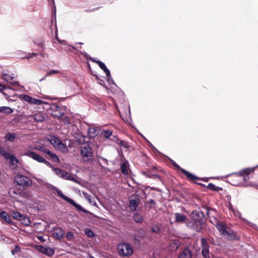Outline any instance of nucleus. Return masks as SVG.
<instances>
[{
    "label": "nucleus",
    "mask_w": 258,
    "mask_h": 258,
    "mask_svg": "<svg viewBox=\"0 0 258 258\" xmlns=\"http://www.w3.org/2000/svg\"><path fill=\"white\" fill-rule=\"evenodd\" d=\"M19 221H20L23 225L27 226H29L31 223L30 218L25 215H23Z\"/></svg>",
    "instance_id": "c756f323"
},
{
    "label": "nucleus",
    "mask_w": 258,
    "mask_h": 258,
    "mask_svg": "<svg viewBox=\"0 0 258 258\" xmlns=\"http://www.w3.org/2000/svg\"><path fill=\"white\" fill-rule=\"evenodd\" d=\"M237 173H238V172H237V173H234L231 174V175H232V174L235 175V177L236 179H237L238 180V182H234V183H232L233 185H234L235 186H239V185H240L242 184V181L246 180H243V178H241L239 177H238L239 175Z\"/></svg>",
    "instance_id": "473e14b6"
},
{
    "label": "nucleus",
    "mask_w": 258,
    "mask_h": 258,
    "mask_svg": "<svg viewBox=\"0 0 258 258\" xmlns=\"http://www.w3.org/2000/svg\"><path fill=\"white\" fill-rule=\"evenodd\" d=\"M66 237L68 239H72L74 237V235L72 232L69 231L67 233Z\"/></svg>",
    "instance_id": "de8ad7c7"
},
{
    "label": "nucleus",
    "mask_w": 258,
    "mask_h": 258,
    "mask_svg": "<svg viewBox=\"0 0 258 258\" xmlns=\"http://www.w3.org/2000/svg\"><path fill=\"white\" fill-rule=\"evenodd\" d=\"M38 54H39V53H34V52L30 53H28L27 55H25L24 56L22 57L21 58L25 59V58H32V57H33L34 56H36L38 55Z\"/></svg>",
    "instance_id": "a19ab883"
},
{
    "label": "nucleus",
    "mask_w": 258,
    "mask_h": 258,
    "mask_svg": "<svg viewBox=\"0 0 258 258\" xmlns=\"http://www.w3.org/2000/svg\"><path fill=\"white\" fill-rule=\"evenodd\" d=\"M143 174L150 178H157L159 179H160V176L157 174H152V173H151L149 172H143Z\"/></svg>",
    "instance_id": "c9c22d12"
},
{
    "label": "nucleus",
    "mask_w": 258,
    "mask_h": 258,
    "mask_svg": "<svg viewBox=\"0 0 258 258\" xmlns=\"http://www.w3.org/2000/svg\"><path fill=\"white\" fill-rule=\"evenodd\" d=\"M11 197L13 198H17V196L24 197L26 195V192L23 190H20L15 188L11 189L9 191Z\"/></svg>",
    "instance_id": "f3484780"
},
{
    "label": "nucleus",
    "mask_w": 258,
    "mask_h": 258,
    "mask_svg": "<svg viewBox=\"0 0 258 258\" xmlns=\"http://www.w3.org/2000/svg\"><path fill=\"white\" fill-rule=\"evenodd\" d=\"M258 167V165L253 168L244 169L237 173L239 175L238 177L243 178V180H247L249 178L248 175L251 172H253L256 168Z\"/></svg>",
    "instance_id": "ddd939ff"
},
{
    "label": "nucleus",
    "mask_w": 258,
    "mask_h": 258,
    "mask_svg": "<svg viewBox=\"0 0 258 258\" xmlns=\"http://www.w3.org/2000/svg\"><path fill=\"white\" fill-rule=\"evenodd\" d=\"M89 258H95L94 256H93L92 255L89 254L88 256Z\"/></svg>",
    "instance_id": "bf43d9fd"
},
{
    "label": "nucleus",
    "mask_w": 258,
    "mask_h": 258,
    "mask_svg": "<svg viewBox=\"0 0 258 258\" xmlns=\"http://www.w3.org/2000/svg\"><path fill=\"white\" fill-rule=\"evenodd\" d=\"M38 239L39 240H40L42 242H44L45 241V239L44 238V237L41 236V235H39L38 237Z\"/></svg>",
    "instance_id": "603ef678"
},
{
    "label": "nucleus",
    "mask_w": 258,
    "mask_h": 258,
    "mask_svg": "<svg viewBox=\"0 0 258 258\" xmlns=\"http://www.w3.org/2000/svg\"><path fill=\"white\" fill-rule=\"evenodd\" d=\"M88 133L89 136L92 138L97 136L96 130L94 128H89L88 130Z\"/></svg>",
    "instance_id": "ea45409f"
},
{
    "label": "nucleus",
    "mask_w": 258,
    "mask_h": 258,
    "mask_svg": "<svg viewBox=\"0 0 258 258\" xmlns=\"http://www.w3.org/2000/svg\"><path fill=\"white\" fill-rule=\"evenodd\" d=\"M203 216L202 212H194V217L190 221L187 223V226L197 232H200L202 229Z\"/></svg>",
    "instance_id": "f257e3e1"
},
{
    "label": "nucleus",
    "mask_w": 258,
    "mask_h": 258,
    "mask_svg": "<svg viewBox=\"0 0 258 258\" xmlns=\"http://www.w3.org/2000/svg\"><path fill=\"white\" fill-rule=\"evenodd\" d=\"M52 3H54V0H52Z\"/></svg>",
    "instance_id": "69168bd1"
},
{
    "label": "nucleus",
    "mask_w": 258,
    "mask_h": 258,
    "mask_svg": "<svg viewBox=\"0 0 258 258\" xmlns=\"http://www.w3.org/2000/svg\"><path fill=\"white\" fill-rule=\"evenodd\" d=\"M39 150L43 153H46L47 154H50V151L49 150L46 149V148L41 147L39 148Z\"/></svg>",
    "instance_id": "49530a36"
},
{
    "label": "nucleus",
    "mask_w": 258,
    "mask_h": 258,
    "mask_svg": "<svg viewBox=\"0 0 258 258\" xmlns=\"http://www.w3.org/2000/svg\"><path fill=\"white\" fill-rule=\"evenodd\" d=\"M134 220L138 223H141L143 220V218L142 216L140 215L139 214H136L134 216Z\"/></svg>",
    "instance_id": "58836bf2"
},
{
    "label": "nucleus",
    "mask_w": 258,
    "mask_h": 258,
    "mask_svg": "<svg viewBox=\"0 0 258 258\" xmlns=\"http://www.w3.org/2000/svg\"><path fill=\"white\" fill-rule=\"evenodd\" d=\"M153 189H154V190H156L157 191H158V190L157 189H156V188H153Z\"/></svg>",
    "instance_id": "0e129e2a"
},
{
    "label": "nucleus",
    "mask_w": 258,
    "mask_h": 258,
    "mask_svg": "<svg viewBox=\"0 0 258 258\" xmlns=\"http://www.w3.org/2000/svg\"><path fill=\"white\" fill-rule=\"evenodd\" d=\"M39 54H40V55L41 57H44V54H43V53H40Z\"/></svg>",
    "instance_id": "052dcab7"
},
{
    "label": "nucleus",
    "mask_w": 258,
    "mask_h": 258,
    "mask_svg": "<svg viewBox=\"0 0 258 258\" xmlns=\"http://www.w3.org/2000/svg\"><path fill=\"white\" fill-rule=\"evenodd\" d=\"M37 45L41 47L42 50H44L45 49V47H44V45L43 44L39 43V44H37Z\"/></svg>",
    "instance_id": "864d4df0"
},
{
    "label": "nucleus",
    "mask_w": 258,
    "mask_h": 258,
    "mask_svg": "<svg viewBox=\"0 0 258 258\" xmlns=\"http://www.w3.org/2000/svg\"><path fill=\"white\" fill-rule=\"evenodd\" d=\"M45 185L47 188L55 191L58 196L74 206L79 211L82 212L85 214L90 213L89 211L83 208L80 205L77 204L73 200L64 195L63 193L56 187L49 183H46Z\"/></svg>",
    "instance_id": "f03ea898"
},
{
    "label": "nucleus",
    "mask_w": 258,
    "mask_h": 258,
    "mask_svg": "<svg viewBox=\"0 0 258 258\" xmlns=\"http://www.w3.org/2000/svg\"><path fill=\"white\" fill-rule=\"evenodd\" d=\"M81 154L84 163H90L94 159L92 148L86 145L81 148Z\"/></svg>",
    "instance_id": "7ed1b4c3"
},
{
    "label": "nucleus",
    "mask_w": 258,
    "mask_h": 258,
    "mask_svg": "<svg viewBox=\"0 0 258 258\" xmlns=\"http://www.w3.org/2000/svg\"><path fill=\"white\" fill-rule=\"evenodd\" d=\"M207 187L209 189L216 191H218L222 189L221 187L216 186L215 184L212 183H209L208 185L207 186Z\"/></svg>",
    "instance_id": "f704fd0d"
},
{
    "label": "nucleus",
    "mask_w": 258,
    "mask_h": 258,
    "mask_svg": "<svg viewBox=\"0 0 258 258\" xmlns=\"http://www.w3.org/2000/svg\"><path fill=\"white\" fill-rule=\"evenodd\" d=\"M11 215L14 219L19 221L23 214H21L20 212L17 211H12L11 212Z\"/></svg>",
    "instance_id": "72a5a7b5"
},
{
    "label": "nucleus",
    "mask_w": 258,
    "mask_h": 258,
    "mask_svg": "<svg viewBox=\"0 0 258 258\" xmlns=\"http://www.w3.org/2000/svg\"><path fill=\"white\" fill-rule=\"evenodd\" d=\"M216 227L220 235L222 236L225 235L226 231L228 229L224 224L218 221H216Z\"/></svg>",
    "instance_id": "6ab92c4d"
},
{
    "label": "nucleus",
    "mask_w": 258,
    "mask_h": 258,
    "mask_svg": "<svg viewBox=\"0 0 258 258\" xmlns=\"http://www.w3.org/2000/svg\"><path fill=\"white\" fill-rule=\"evenodd\" d=\"M149 145L154 152H158V151L157 150V149L151 143L149 142Z\"/></svg>",
    "instance_id": "8fccbe9b"
},
{
    "label": "nucleus",
    "mask_w": 258,
    "mask_h": 258,
    "mask_svg": "<svg viewBox=\"0 0 258 258\" xmlns=\"http://www.w3.org/2000/svg\"><path fill=\"white\" fill-rule=\"evenodd\" d=\"M48 155H49L54 162L56 163L59 162V158L56 154L53 153L50 151V154H48Z\"/></svg>",
    "instance_id": "4c0bfd02"
},
{
    "label": "nucleus",
    "mask_w": 258,
    "mask_h": 258,
    "mask_svg": "<svg viewBox=\"0 0 258 258\" xmlns=\"http://www.w3.org/2000/svg\"><path fill=\"white\" fill-rule=\"evenodd\" d=\"M180 244L178 240L172 241L169 244V248L171 251H175L178 248Z\"/></svg>",
    "instance_id": "5701e85b"
},
{
    "label": "nucleus",
    "mask_w": 258,
    "mask_h": 258,
    "mask_svg": "<svg viewBox=\"0 0 258 258\" xmlns=\"http://www.w3.org/2000/svg\"><path fill=\"white\" fill-rule=\"evenodd\" d=\"M59 71L58 70H52L51 71H50L48 72H47L45 76H44V77H43L40 80V81H42V80H43L45 79V78L47 76H51V75H53L54 74H57L58 73Z\"/></svg>",
    "instance_id": "e433bc0d"
},
{
    "label": "nucleus",
    "mask_w": 258,
    "mask_h": 258,
    "mask_svg": "<svg viewBox=\"0 0 258 258\" xmlns=\"http://www.w3.org/2000/svg\"><path fill=\"white\" fill-rule=\"evenodd\" d=\"M224 236L231 240H237L238 239V237L237 236L236 232L229 228Z\"/></svg>",
    "instance_id": "412c9836"
},
{
    "label": "nucleus",
    "mask_w": 258,
    "mask_h": 258,
    "mask_svg": "<svg viewBox=\"0 0 258 258\" xmlns=\"http://www.w3.org/2000/svg\"><path fill=\"white\" fill-rule=\"evenodd\" d=\"M0 112L11 114L13 112V110L10 107L8 106H1L0 107Z\"/></svg>",
    "instance_id": "2f4dec72"
},
{
    "label": "nucleus",
    "mask_w": 258,
    "mask_h": 258,
    "mask_svg": "<svg viewBox=\"0 0 258 258\" xmlns=\"http://www.w3.org/2000/svg\"><path fill=\"white\" fill-rule=\"evenodd\" d=\"M187 219L185 215L182 213H175V220L177 222H184Z\"/></svg>",
    "instance_id": "bb28decb"
},
{
    "label": "nucleus",
    "mask_w": 258,
    "mask_h": 258,
    "mask_svg": "<svg viewBox=\"0 0 258 258\" xmlns=\"http://www.w3.org/2000/svg\"><path fill=\"white\" fill-rule=\"evenodd\" d=\"M192 254L188 248H184L179 254L178 258H191Z\"/></svg>",
    "instance_id": "4be33fe9"
},
{
    "label": "nucleus",
    "mask_w": 258,
    "mask_h": 258,
    "mask_svg": "<svg viewBox=\"0 0 258 258\" xmlns=\"http://www.w3.org/2000/svg\"><path fill=\"white\" fill-rule=\"evenodd\" d=\"M37 249L41 253L49 256L52 255L54 253V250L53 249L47 246L38 245Z\"/></svg>",
    "instance_id": "4468645a"
},
{
    "label": "nucleus",
    "mask_w": 258,
    "mask_h": 258,
    "mask_svg": "<svg viewBox=\"0 0 258 258\" xmlns=\"http://www.w3.org/2000/svg\"><path fill=\"white\" fill-rule=\"evenodd\" d=\"M201 240L202 256L204 258H210L209 256V244L207 239L202 237Z\"/></svg>",
    "instance_id": "f8f14e48"
},
{
    "label": "nucleus",
    "mask_w": 258,
    "mask_h": 258,
    "mask_svg": "<svg viewBox=\"0 0 258 258\" xmlns=\"http://www.w3.org/2000/svg\"><path fill=\"white\" fill-rule=\"evenodd\" d=\"M0 154L4 156L6 159H9L11 162L16 161L18 162L17 158L10 153L6 151L3 148L0 150Z\"/></svg>",
    "instance_id": "dca6fc26"
},
{
    "label": "nucleus",
    "mask_w": 258,
    "mask_h": 258,
    "mask_svg": "<svg viewBox=\"0 0 258 258\" xmlns=\"http://www.w3.org/2000/svg\"><path fill=\"white\" fill-rule=\"evenodd\" d=\"M141 231H142V233L141 234L142 235V236H143L145 234V232L143 230H141Z\"/></svg>",
    "instance_id": "13d9d810"
},
{
    "label": "nucleus",
    "mask_w": 258,
    "mask_h": 258,
    "mask_svg": "<svg viewBox=\"0 0 258 258\" xmlns=\"http://www.w3.org/2000/svg\"><path fill=\"white\" fill-rule=\"evenodd\" d=\"M5 89H6V87L0 84V91H2Z\"/></svg>",
    "instance_id": "5fc2aeb1"
},
{
    "label": "nucleus",
    "mask_w": 258,
    "mask_h": 258,
    "mask_svg": "<svg viewBox=\"0 0 258 258\" xmlns=\"http://www.w3.org/2000/svg\"><path fill=\"white\" fill-rule=\"evenodd\" d=\"M72 48H73V49H76V47H74V46H72Z\"/></svg>",
    "instance_id": "e2e57ef3"
},
{
    "label": "nucleus",
    "mask_w": 258,
    "mask_h": 258,
    "mask_svg": "<svg viewBox=\"0 0 258 258\" xmlns=\"http://www.w3.org/2000/svg\"><path fill=\"white\" fill-rule=\"evenodd\" d=\"M20 250H21L20 247L18 245H16L15 246V248L11 251L12 254L13 255H15L16 253L20 251Z\"/></svg>",
    "instance_id": "c03bdc74"
},
{
    "label": "nucleus",
    "mask_w": 258,
    "mask_h": 258,
    "mask_svg": "<svg viewBox=\"0 0 258 258\" xmlns=\"http://www.w3.org/2000/svg\"><path fill=\"white\" fill-rule=\"evenodd\" d=\"M33 119L36 122H41L44 120V117L42 113L38 112L34 114Z\"/></svg>",
    "instance_id": "7c9ffc66"
},
{
    "label": "nucleus",
    "mask_w": 258,
    "mask_h": 258,
    "mask_svg": "<svg viewBox=\"0 0 258 258\" xmlns=\"http://www.w3.org/2000/svg\"><path fill=\"white\" fill-rule=\"evenodd\" d=\"M128 168H129L128 163L126 161L123 162L120 165V170H121V173L124 175H128Z\"/></svg>",
    "instance_id": "b1692460"
},
{
    "label": "nucleus",
    "mask_w": 258,
    "mask_h": 258,
    "mask_svg": "<svg viewBox=\"0 0 258 258\" xmlns=\"http://www.w3.org/2000/svg\"><path fill=\"white\" fill-rule=\"evenodd\" d=\"M112 132L111 131L104 130L103 131V135L107 139L109 138V137L112 135Z\"/></svg>",
    "instance_id": "79ce46f5"
},
{
    "label": "nucleus",
    "mask_w": 258,
    "mask_h": 258,
    "mask_svg": "<svg viewBox=\"0 0 258 258\" xmlns=\"http://www.w3.org/2000/svg\"><path fill=\"white\" fill-rule=\"evenodd\" d=\"M172 165L175 167L177 169L180 170L181 172L184 174L186 178L190 180L195 181L196 180H202L203 181H206L205 179L198 177L194 174L190 173L188 172L187 171L185 170V169L181 168L178 164H176L175 162H174L173 160H172L171 159H169Z\"/></svg>",
    "instance_id": "423d86ee"
},
{
    "label": "nucleus",
    "mask_w": 258,
    "mask_h": 258,
    "mask_svg": "<svg viewBox=\"0 0 258 258\" xmlns=\"http://www.w3.org/2000/svg\"><path fill=\"white\" fill-rule=\"evenodd\" d=\"M20 98L25 100V101L32 104H36V105H41L44 103L46 104H48L47 102H44L41 100L35 98H33L29 95L22 94L20 95Z\"/></svg>",
    "instance_id": "9b49d317"
},
{
    "label": "nucleus",
    "mask_w": 258,
    "mask_h": 258,
    "mask_svg": "<svg viewBox=\"0 0 258 258\" xmlns=\"http://www.w3.org/2000/svg\"><path fill=\"white\" fill-rule=\"evenodd\" d=\"M52 170L54 171L55 174L59 177L73 181H76L73 176L65 170L58 168H53Z\"/></svg>",
    "instance_id": "6e6552de"
},
{
    "label": "nucleus",
    "mask_w": 258,
    "mask_h": 258,
    "mask_svg": "<svg viewBox=\"0 0 258 258\" xmlns=\"http://www.w3.org/2000/svg\"><path fill=\"white\" fill-rule=\"evenodd\" d=\"M108 82H109V83L110 84L111 83L112 84H114V81L113 80H112V78L111 77V76H110V77H108V80H107Z\"/></svg>",
    "instance_id": "3c124183"
},
{
    "label": "nucleus",
    "mask_w": 258,
    "mask_h": 258,
    "mask_svg": "<svg viewBox=\"0 0 258 258\" xmlns=\"http://www.w3.org/2000/svg\"><path fill=\"white\" fill-rule=\"evenodd\" d=\"M90 60L96 62L99 66V67L104 71L107 77H110V71L107 68L105 63L100 60H95V59L91 58Z\"/></svg>",
    "instance_id": "aec40b11"
},
{
    "label": "nucleus",
    "mask_w": 258,
    "mask_h": 258,
    "mask_svg": "<svg viewBox=\"0 0 258 258\" xmlns=\"http://www.w3.org/2000/svg\"><path fill=\"white\" fill-rule=\"evenodd\" d=\"M2 78L8 83H10L14 86H17L19 85L18 82L13 81L14 79V74L9 75L8 74H4L2 75Z\"/></svg>",
    "instance_id": "2eb2a0df"
},
{
    "label": "nucleus",
    "mask_w": 258,
    "mask_h": 258,
    "mask_svg": "<svg viewBox=\"0 0 258 258\" xmlns=\"http://www.w3.org/2000/svg\"><path fill=\"white\" fill-rule=\"evenodd\" d=\"M81 53L85 55V56L87 58H88V57H87L88 55H87V53H86V52H81Z\"/></svg>",
    "instance_id": "4d7b16f0"
},
{
    "label": "nucleus",
    "mask_w": 258,
    "mask_h": 258,
    "mask_svg": "<svg viewBox=\"0 0 258 258\" xmlns=\"http://www.w3.org/2000/svg\"><path fill=\"white\" fill-rule=\"evenodd\" d=\"M140 201L138 195L134 194L129 197V208L132 211L137 210Z\"/></svg>",
    "instance_id": "9d476101"
},
{
    "label": "nucleus",
    "mask_w": 258,
    "mask_h": 258,
    "mask_svg": "<svg viewBox=\"0 0 258 258\" xmlns=\"http://www.w3.org/2000/svg\"><path fill=\"white\" fill-rule=\"evenodd\" d=\"M117 251L119 255L128 256L132 254L133 249L131 246L128 243H121L117 246Z\"/></svg>",
    "instance_id": "39448f33"
},
{
    "label": "nucleus",
    "mask_w": 258,
    "mask_h": 258,
    "mask_svg": "<svg viewBox=\"0 0 258 258\" xmlns=\"http://www.w3.org/2000/svg\"><path fill=\"white\" fill-rule=\"evenodd\" d=\"M149 203L151 204H156L155 201L153 199H150L149 200Z\"/></svg>",
    "instance_id": "6e6d98bb"
},
{
    "label": "nucleus",
    "mask_w": 258,
    "mask_h": 258,
    "mask_svg": "<svg viewBox=\"0 0 258 258\" xmlns=\"http://www.w3.org/2000/svg\"><path fill=\"white\" fill-rule=\"evenodd\" d=\"M64 233V231L61 228H56L53 231V235L57 238L59 239L62 237Z\"/></svg>",
    "instance_id": "a878e982"
},
{
    "label": "nucleus",
    "mask_w": 258,
    "mask_h": 258,
    "mask_svg": "<svg viewBox=\"0 0 258 258\" xmlns=\"http://www.w3.org/2000/svg\"><path fill=\"white\" fill-rule=\"evenodd\" d=\"M49 141L55 148L62 152L68 150L67 146L62 143L60 140L54 136L50 137Z\"/></svg>",
    "instance_id": "1a4fd4ad"
},
{
    "label": "nucleus",
    "mask_w": 258,
    "mask_h": 258,
    "mask_svg": "<svg viewBox=\"0 0 258 258\" xmlns=\"http://www.w3.org/2000/svg\"><path fill=\"white\" fill-rule=\"evenodd\" d=\"M49 109L52 110L55 112V115L57 116H60L63 115V113H61L59 111V107L57 105L55 104H50Z\"/></svg>",
    "instance_id": "393cba45"
},
{
    "label": "nucleus",
    "mask_w": 258,
    "mask_h": 258,
    "mask_svg": "<svg viewBox=\"0 0 258 258\" xmlns=\"http://www.w3.org/2000/svg\"><path fill=\"white\" fill-rule=\"evenodd\" d=\"M16 138V136L15 134L10 132L7 133L5 136V140L11 142H14Z\"/></svg>",
    "instance_id": "c85d7f7f"
},
{
    "label": "nucleus",
    "mask_w": 258,
    "mask_h": 258,
    "mask_svg": "<svg viewBox=\"0 0 258 258\" xmlns=\"http://www.w3.org/2000/svg\"><path fill=\"white\" fill-rule=\"evenodd\" d=\"M83 195L85 199L88 200L89 203L94 206L96 205V203L95 202L94 198L91 195L85 192H83Z\"/></svg>",
    "instance_id": "cd10ccee"
},
{
    "label": "nucleus",
    "mask_w": 258,
    "mask_h": 258,
    "mask_svg": "<svg viewBox=\"0 0 258 258\" xmlns=\"http://www.w3.org/2000/svg\"><path fill=\"white\" fill-rule=\"evenodd\" d=\"M0 216L3 220V223L14 225V222L12 221L10 215L7 212L2 211L0 213Z\"/></svg>",
    "instance_id": "a211bd4d"
},
{
    "label": "nucleus",
    "mask_w": 258,
    "mask_h": 258,
    "mask_svg": "<svg viewBox=\"0 0 258 258\" xmlns=\"http://www.w3.org/2000/svg\"><path fill=\"white\" fill-rule=\"evenodd\" d=\"M152 231L155 233H158L160 232V228L157 226H153L151 227Z\"/></svg>",
    "instance_id": "a18cd8bd"
},
{
    "label": "nucleus",
    "mask_w": 258,
    "mask_h": 258,
    "mask_svg": "<svg viewBox=\"0 0 258 258\" xmlns=\"http://www.w3.org/2000/svg\"><path fill=\"white\" fill-rule=\"evenodd\" d=\"M25 155L26 156H28L30 158H32L33 160L36 161L38 162L39 163H43L45 164V165L51 167V165L50 164V163L46 160L44 158L41 156L40 155L36 153L35 152L33 151H27L25 154Z\"/></svg>",
    "instance_id": "0eeeda50"
},
{
    "label": "nucleus",
    "mask_w": 258,
    "mask_h": 258,
    "mask_svg": "<svg viewBox=\"0 0 258 258\" xmlns=\"http://www.w3.org/2000/svg\"><path fill=\"white\" fill-rule=\"evenodd\" d=\"M85 233L89 237H92L94 236L93 231L90 229L89 228H87L85 229Z\"/></svg>",
    "instance_id": "37998d69"
},
{
    "label": "nucleus",
    "mask_w": 258,
    "mask_h": 258,
    "mask_svg": "<svg viewBox=\"0 0 258 258\" xmlns=\"http://www.w3.org/2000/svg\"><path fill=\"white\" fill-rule=\"evenodd\" d=\"M14 181L24 188L30 187L32 185V181L30 178L22 174L16 175L14 177Z\"/></svg>",
    "instance_id": "20e7f679"
},
{
    "label": "nucleus",
    "mask_w": 258,
    "mask_h": 258,
    "mask_svg": "<svg viewBox=\"0 0 258 258\" xmlns=\"http://www.w3.org/2000/svg\"><path fill=\"white\" fill-rule=\"evenodd\" d=\"M123 141H120V145H123L122 143H123Z\"/></svg>",
    "instance_id": "680f3d73"
},
{
    "label": "nucleus",
    "mask_w": 258,
    "mask_h": 258,
    "mask_svg": "<svg viewBox=\"0 0 258 258\" xmlns=\"http://www.w3.org/2000/svg\"><path fill=\"white\" fill-rule=\"evenodd\" d=\"M233 211V213L234 214V215L237 217H240V213L237 210H232Z\"/></svg>",
    "instance_id": "09e8293b"
}]
</instances>
